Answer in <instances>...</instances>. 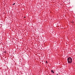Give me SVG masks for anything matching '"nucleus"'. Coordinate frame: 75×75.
<instances>
[{
    "label": "nucleus",
    "instance_id": "7ed1b4c3",
    "mask_svg": "<svg viewBox=\"0 0 75 75\" xmlns=\"http://www.w3.org/2000/svg\"><path fill=\"white\" fill-rule=\"evenodd\" d=\"M46 64H48V62H47V61H46Z\"/></svg>",
    "mask_w": 75,
    "mask_h": 75
},
{
    "label": "nucleus",
    "instance_id": "423d86ee",
    "mask_svg": "<svg viewBox=\"0 0 75 75\" xmlns=\"http://www.w3.org/2000/svg\"><path fill=\"white\" fill-rule=\"evenodd\" d=\"M24 17V18H25V17Z\"/></svg>",
    "mask_w": 75,
    "mask_h": 75
},
{
    "label": "nucleus",
    "instance_id": "20e7f679",
    "mask_svg": "<svg viewBox=\"0 0 75 75\" xmlns=\"http://www.w3.org/2000/svg\"><path fill=\"white\" fill-rule=\"evenodd\" d=\"M4 52L5 53V52Z\"/></svg>",
    "mask_w": 75,
    "mask_h": 75
},
{
    "label": "nucleus",
    "instance_id": "0eeeda50",
    "mask_svg": "<svg viewBox=\"0 0 75 75\" xmlns=\"http://www.w3.org/2000/svg\"><path fill=\"white\" fill-rule=\"evenodd\" d=\"M13 5H14V4H13Z\"/></svg>",
    "mask_w": 75,
    "mask_h": 75
},
{
    "label": "nucleus",
    "instance_id": "f257e3e1",
    "mask_svg": "<svg viewBox=\"0 0 75 75\" xmlns=\"http://www.w3.org/2000/svg\"><path fill=\"white\" fill-rule=\"evenodd\" d=\"M67 61L68 64H72V59L71 57H69L67 58Z\"/></svg>",
    "mask_w": 75,
    "mask_h": 75
},
{
    "label": "nucleus",
    "instance_id": "f03ea898",
    "mask_svg": "<svg viewBox=\"0 0 75 75\" xmlns=\"http://www.w3.org/2000/svg\"><path fill=\"white\" fill-rule=\"evenodd\" d=\"M51 72H52L53 74H54V71H53V70H51Z\"/></svg>",
    "mask_w": 75,
    "mask_h": 75
},
{
    "label": "nucleus",
    "instance_id": "39448f33",
    "mask_svg": "<svg viewBox=\"0 0 75 75\" xmlns=\"http://www.w3.org/2000/svg\"><path fill=\"white\" fill-rule=\"evenodd\" d=\"M13 4H15V3H14Z\"/></svg>",
    "mask_w": 75,
    "mask_h": 75
}]
</instances>
